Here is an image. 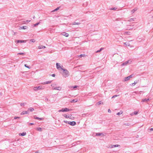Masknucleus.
Wrapping results in <instances>:
<instances>
[{
    "label": "nucleus",
    "mask_w": 153,
    "mask_h": 153,
    "mask_svg": "<svg viewBox=\"0 0 153 153\" xmlns=\"http://www.w3.org/2000/svg\"><path fill=\"white\" fill-rule=\"evenodd\" d=\"M63 73L62 74L63 76L65 78L68 77L70 75V73L69 71L66 69L62 68Z\"/></svg>",
    "instance_id": "obj_1"
},
{
    "label": "nucleus",
    "mask_w": 153,
    "mask_h": 153,
    "mask_svg": "<svg viewBox=\"0 0 153 153\" xmlns=\"http://www.w3.org/2000/svg\"><path fill=\"white\" fill-rule=\"evenodd\" d=\"M56 84H51V86L52 87V89L53 90H58L60 91L62 89V88L61 87H55V86Z\"/></svg>",
    "instance_id": "obj_2"
},
{
    "label": "nucleus",
    "mask_w": 153,
    "mask_h": 153,
    "mask_svg": "<svg viewBox=\"0 0 153 153\" xmlns=\"http://www.w3.org/2000/svg\"><path fill=\"white\" fill-rule=\"evenodd\" d=\"M133 23L130 25H128L127 26V30H130L131 29H133L135 27H134V25L132 24Z\"/></svg>",
    "instance_id": "obj_3"
},
{
    "label": "nucleus",
    "mask_w": 153,
    "mask_h": 153,
    "mask_svg": "<svg viewBox=\"0 0 153 153\" xmlns=\"http://www.w3.org/2000/svg\"><path fill=\"white\" fill-rule=\"evenodd\" d=\"M71 110L67 108H62L61 110H59V112H66V111H69Z\"/></svg>",
    "instance_id": "obj_4"
},
{
    "label": "nucleus",
    "mask_w": 153,
    "mask_h": 153,
    "mask_svg": "<svg viewBox=\"0 0 153 153\" xmlns=\"http://www.w3.org/2000/svg\"><path fill=\"white\" fill-rule=\"evenodd\" d=\"M131 61L130 60H128L126 61L123 63L121 65L122 66H124V65H126L128 63H131Z\"/></svg>",
    "instance_id": "obj_5"
},
{
    "label": "nucleus",
    "mask_w": 153,
    "mask_h": 153,
    "mask_svg": "<svg viewBox=\"0 0 153 153\" xmlns=\"http://www.w3.org/2000/svg\"><path fill=\"white\" fill-rule=\"evenodd\" d=\"M43 89V88L41 86H39L38 87H35L33 88L34 90L35 91H37L38 90H40Z\"/></svg>",
    "instance_id": "obj_6"
},
{
    "label": "nucleus",
    "mask_w": 153,
    "mask_h": 153,
    "mask_svg": "<svg viewBox=\"0 0 153 153\" xmlns=\"http://www.w3.org/2000/svg\"><path fill=\"white\" fill-rule=\"evenodd\" d=\"M56 68L58 70H59L60 69H61L62 70V68H62V67H63V66L62 65V66H61L60 65V64L59 63H57L56 64Z\"/></svg>",
    "instance_id": "obj_7"
},
{
    "label": "nucleus",
    "mask_w": 153,
    "mask_h": 153,
    "mask_svg": "<svg viewBox=\"0 0 153 153\" xmlns=\"http://www.w3.org/2000/svg\"><path fill=\"white\" fill-rule=\"evenodd\" d=\"M132 75H131L130 76H129L127 77H126L125 78L124 80L125 81H126L129 80L132 77Z\"/></svg>",
    "instance_id": "obj_8"
},
{
    "label": "nucleus",
    "mask_w": 153,
    "mask_h": 153,
    "mask_svg": "<svg viewBox=\"0 0 153 153\" xmlns=\"http://www.w3.org/2000/svg\"><path fill=\"white\" fill-rule=\"evenodd\" d=\"M76 123L75 122L73 121L72 122H70L68 123V124L70 125L71 126H74L76 125Z\"/></svg>",
    "instance_id": "obj_9"
},
{
    "label": "nucleus",
    "mask_w": 153,
    "mask_h": 153,
    "mask_svg": "<svg viewBox=\"0 0 153 153\" xmlns=\"http://www.w3.org/2000/svg\"><path fill=\"white\" fill-rule=\"evenodd\" d=\"M80 143V142L79 141H78L75 143H73L72 144L73 145L71 147L73 146H76V145L79 144Z\"/></svg>",
    "instance_id": "obj_10"
},
{
    "label": "nucleus",
    "mask_w": 153,
    "mask_h": 153,
    "mask_svg": "<svg viewBox=\"0 0 153 153\" xmlns=\"http://www.w3.org/2000/svg\"><path fill=\"white\" fill-rule=\"evenodd\" d=\"M17 43H25L26 42V40H17L16 41Z\"/></svg>",
    "instance_id": "obj_11"
},
{
    "label": "nucleus",
    "mask_w": 153,
    "mask_h": 153,
    "mask_svg": "<svg viewBox=\"0 0 153 153\" xmlns=\"http://www.w3.org/2000/svg\"><path fill=\"white\" fill-rule=\"evenodd\" d=\"M34 118L35 119L39 120H42L44 119L43 118H40L38 117L36 115H35L34 116Z\"/></svg>",
    "instance_id": "obj_12"
},
{
    "label": "nucleus",
    "mask_w": 153,
    "mask_h": 153,
    "mask_svg": "<svg viewBox=\"0 0 153 153\" xmlns=\"http://www.w3.org/2000/svg\"><path fill=\"white\" fill-rule=\"evenodd\" d=\"M29 113V111H28V110L27 111H22L21 113V115H24V114H28Z\"/></svg>",
    "instance_id": "obj_13"
},
{
    "label": "nucleus",
    "mask_w": 153,
    "mask_h": 153,
    "mask_svg": "<svg viewBox=\"0 0 153 153\" xmlns=\"http://www.w3.org/2000/svg\"><path fill=\"white\" fill-rule=\"evenodd\" d=\"M62 34L65 37H68L69 36V34L68 33L65 32H63L62 33Z\"/></svg>",
    "instance_id": "obj_14"
},
{
    "label": "nucleus",
    "mask_w": 153,
    "mask_h": 153,
    "mask_svg": "<svg viewBox=\"0 0 153 153\" xmlns=\"http://www.w3.org/2000/svg\"><path fill=\"white\" fill-rule=\"evenodd\" d=\"M120 145H111V146H110V148H113L114 147H116L120 146Z\"/></svg>",
    "instance_id": "obj_15"
},
{
    "label": "nucleus",
    "mask_w": 153,
    "mask_h": 153,
    "mask_svg": "<svg viewBox=\"0 0 153 153\" xmlns=\"http://www.w3.org/2000/svg\"><path fill=\"white\" fill-rule=\"evenodd\" d=\"M52 81H46L42 83V84L43 85H45L48 84L50 83Z\"/></svg>",
    "instance_id": "obj_16"
},
{
    "label": "nucleus",
    "mask_w": 153,
    "mask_h": 153,
    "mask_svg": "<svg viewBox=\"0 0 153 153\" xmlns=\"http://www.w3.org/2000/svg\"><path fill=\"white\" fill-rule=\"evenodd\" d=\"M38 48L39 49H41L43 48H45L46 47L45 46L43 45H40L38 46Z\"/></svg>",
    "instance_id": "obj_17"
},
{
    "label": "nucleus",
    "mask_w": 153,
    "mask_h": 153,
    "mask_svg": "<svg viewBox=\"0 0 153 153\" xmlns=\"http://www.w3.org/2000/svg\"><path fill=\"white\" fill-rule=\"evenodd\" d=\"M149 99H142V101L143 102H147L149 101Z\"/></svg>",
    "instance_id": "obj_18"
},
{
    "label": "nucleus",
    "mask_w": 153,
    "mask_h": 153,
    "mask_svg": "<svg viewBox=\"0 0 153 153\" xmlns=\"http://www.w3.org/2000/svg\"><path fill=\"white\" fill-rule=\"evenodd\" d=\"M124 45H125L126 46H129L130 45L129 44V42H126L124 43Z\"/></svg>",
    "instance_id": "obj_19"
},
{
    "label": "nucleus",
    "mask_w": 153,
    "mask_h": 153,
    "mask_svg": "<svg viewBox=\"0 0 153 153\" xmlns=\"http://www.w3.org/2000/svg\"><path fill=\"white\" fill-rule=\"evenodd\" d=\"M77 101V99H74L71 100V102H76Z\"/></svg>",
    "instance_id": "obj_20"
},
{
    "label": "nucleus",
    "mask_w": 153,
    "mask_h": 153,
    "mask_svg": "<svg viewBox=\"0 0 153 153\" xmlns=\"http://www.w3.org/2000/svg\"><path fill=\"white\" fill-rule=\"evenodd\" d=\"M26 134V133L25 132H23L22 133H20L19 135L21 136H25Z\"/></svg>",
    "instance_id": "obj_21"
},
{
    "label": "nucleus",
    "mask_w": 153,
    "mask_h": 153,
    "mask_svg": "<svg viewBox=\"0 0 153 153\" xmlns=\"http://www.w3.org/2000/svg\"><path fill=\"white\" fill-rule=\"evenodd\" d=\"M135 19H136L135 18L130 19L128 20V21H129V22H132V21H134L135 20Z\"/></svg>",
    "instance_id": "obj_22"
},
{
    "label": "nucleus",
    "mask_w": 153,
    "mask_h": 153,
    "mask_svg": "<svg viewBox=\"0 0 153 153\" xmlns=\"http://www.w3.org/2000/svg\"><path fill=\"white\" fill-rule=\"evenodd\" d=\"M27 27V26H22L20 27V28H21L22 29H26Z\"/></svg>",
    "instance_id": "obj_23"
},
{
    "label": "nucleus",
    "mask_w": 153,
    "mask_h": 153,
    "mask_svg": "<svg viewBox=\"0 0 153 153\" xmlns=\"http://www.w3.org/2000/svg\"><path fill=\"white\" fill-rule=\"evenodd\" d=\"M104 49V48H100V49L99 50H98V51H97L96 52V53H99V52H101L102 50H103V49Z\"/></svg>",
    "instance_id": "obj_24"
},
{
    "label": "nucleus",
    "mask_w": 153,
    "mask_h": 153,
    "mask_svg": "<svg viewBox=\"0 0 153 153\" xmlns=\"http://www.w3.org/2000/svg\"><path fill=\"white\" fill-rule=\"evenodd\" d=\"M80 23L79 22H74L73 23V25H80Z\"/></svg>",
    "instance_id": "obj_25"
},
{
    "label": "nucleus",
    "mask_w": 153,
    "mask_h": 153,
    "mask_svg": "<svg viewBox=\"0 0 153 153\" xmlns=\"http://www.w3.org/2000/svg\"><path fill=\"white\" fill-rule=\"evenodd\" d=\"M137 10V8H135L133 9V10H132L131 11L132 13H134Z\"/></svg>",
    "instance_id": "obj_26"
},
{
    "label": "nucleus",
    "mask_w": 153,
    "mask_h": 153,
    "mask_svg": "<svg viewBox=\"0 0 153 153\" xmlns=\"http://www.w3.org/2000/svg\"><path fill=\"white\" fill-rule=\"evenodd\" d=\"M34 110V109L33 108H30L28 109V110H29L30 111H32Z\"/></svg>",
    "instance_id": "obj_27"
},
{
    "label": "nucleus",
    "mask_w": 153,
    "mask_h": 153,
    "mask_svg": "<svg viewBox=\"0 0 153 153\" xmlns=\"http://www.w3.org/2000/svg\"><path fill=\"white\" fill-rule=\"evenodd\" d=\"M64 117L65 118H70L71 117V116H67V115L66 114H65L64 115Z\"/></svg>",
    "instance_id": "obj_28"
},
{
    "label": "nucleus",
    "mask_w": 153,
    "mask_h": 153,
    "mask_svg": "<svg viewBox=\"0 0 153 153\" xmlns=\"http://www.w3.org/2000/svg\"><path fill=\"white\" fill-rule=\"evenodd\" d=\"M138 82L137 81H135L133 83H132L131 84V85L134 86L136 83H137Z\"/></svg>",
    "instance_id": "obj_29"
},
{
    "label": "nucleus",
    "mask_w": 153,
    "mask_h": 153,
    "mask_svg": "<svg viewBox=\"0 0 153 153\" xmlns=\"http://www.w3.org/2000/svg\"><path fill=\"white\" fill-rule=\"evenodd\" d=\"M40 23V22H39L35 24L34 25V27H36V26H37V25H39V24Z\"/></svg>",
    "instance_id": "obj_30"
},
{
    "label": "nucleus",
    "mask_w": 153,
    "mask_h": 153,
    "mask_svg": "<svg viewBox=\"0 0 153 153\" xmlns=\"http://www.w3.org/2000/svg\"><path fill=\"white\" fill-rule=\"evenodd\" d=\"M102 134V133H98L96 134V135L97 136H100Z\"/></svg>",
    "instance_id": "obj_31"
},
{
    "label": "nucleus",
    "mask_w": 153,
    "mask_h": 153,
    "mask_svg": "<svg viewBox=\"0 0 153 153\" xmlns=\"http://www.w3.org/2000/svg\"><path fill=\"white\" fill-rule=\"evenodd\" d=\"M122 113H123L122 111H120V112L117 113V115H120L121 114H122Z\"/></svg>",
    "instance_id": "obj_32"
},
{
    "label": "nucleus",
    "mask_w": 153,
    "mask_h": 153,
    "mask_svg": "<svg viewBox=\"0 0 153 153\" xmlns=\"http://www.w3.org/2000/svg\"><path fill=\"white\" fill-rule=\"evenodd\" d=\"M126 126H129L130 125V124L129 123H125L124 124Z\"/></svg>",
    "instance_id": "obj_33"
},
{
    "label": "nucleus",
    "mask_w": 153,
    "mask_h": 153,
    "mask_svg": "<svg viewBox=\"0 0 153 153\" xmlns=\"http://www.w3.org/2000/svg\"><path fill=\"white\" fill-rule=\"evenodd\" d=\"M37 130L39 131H42V128L40 127L38 128L37 129Z\"/></svg>",
    "instance_id": "obj_34"
},
{
    "label": "nucleus",
    "mask_w": 153,
    "mask_h": 153,
    "mask_svg": "<svg viewBox=\"0 0 153 153\" xmlns=\"http://www.w3.org/2000/svg\"><path fill=\"white\" fill-rule=\"evenodd\" d=\"M35 41V40L34 39H32L30 40V42H34Z\"/></svg>",
    "instance_id": "obj_35"
},
{
    "label": "nucleus",
    "mask_w": 153,
    "mask_h": 153,
    "mask_svg": "<svg viewBox=\"0 0 153 153\" xmlns=\"http://www.w3.org/2000/svg\"><path fill=\"white\" fill-rule=\"evenodd\" d=\"M77 87V86L76 85H75L74 86H70V87L69 86V88H76Z\"/></svg>",
    "instance_id": "obj_36"
},
{
    "label": "nucleus",
    "mask_w": 153,
    "mask_h": 153,
    "mask_svg": "<svg viewBox=\"0 0 153 153\" xmlns=\"http://www.w3.org/2000/svg\"><path fill=\"white\" fill-rule=\"evenodd\" d=\"M26 104V103L25 102L22 103L21 104V106H24Z\"/></svg>",
    "instance_id": "obj_37"
},
{
    "label": "nucleus",
    "mask_w": 153,
    "mask_h": 153,
    "mask_svg": "<svg viewBox=\"0 0 153 153\" xmlns=\"http://www.w3.org/2000/svg\"><path fill=\"white\" fill-rule=\"evenodd\" d=\"M25 67H26V68H30V67L29 66H28L27 65V64H25Z\"/></svg>",
    "instance_id": "obj_38"
},
{
    "label": "nucleus",
    "mask_w": 153,
    "mask_h": 153,
    "mask_svg": "<svg viewBox=\"0 0 153 153\" xmlns=\"http://www.w3.org/2000/svg\"><path fill=\"white\" fill-rule=\"evenodd\" d=\"M59 7H57V8H56V9H55L53 11H57V10H59Z\"/></svg>",
    "instance_id": "obj_39"
},
{
    "label": "nucleus",
    "mask_w": 153,
    "mask_h": 153,
    "mask_svg": "<svg viewBox=\"0 0 153 153\" xmlns=\"http://www.w3.org/2000/svg\"><path fill=\"white\" fill-rule=\"evenodd\" d=\"M18 54L19 55H24L25 54V53H19L17 54Z\"/></svg>",
    "instance_id": "obj_40"
},
{
    "label": "nucleus",
    "mask_w": 153,
    "mask_h": 153,
    "mask_svg": "<svg viewBox=\"0 0 153 153\" xmlns=\"http://www.w3.org/2000/svg\"><path fill=\"white\" fill-rule=\"evenodd\" d=\"M117 9V8L115 7H114L113 8H111L110 10H115Z\"/></svg>",
    "instance_id": "obj_41"
},
{
    "label": "nucleus",
    "mask_w": 153,
    "mask_h": 153,
    "mask_svg": "<svg viewBox=\"0 0 153 153\" xmlns=\"http://www.w3.org/2000/svg\"><path fill=\"white\" fill-rule=\"evenodd\" d=\"M137 114H138V112L137 111H134V114H135V115H136Z\"/></svg>",
    "instance_id": "obj_42"
},
{
    "label": "nucleus",
    "mask_w": 153,
    "mask_h": 153,
    "mask_svg": "<svg viewBox=\"0 0 153 153\" xmlns=\"http://www.w3.org/2000/svg\"><path fill=\"white\" fill-rule=\"evenodd\" d=\"M118 95H114L112 97V98H115V97H117V96H118Z\"/></svg>",
    "instance_id": "obj_43"
},
{
    "label": "nucleus",
    "mask_w": 153,
    "mask_h": 153,
    "mask_svg": "<svg viewBox=\"0 0 153 153\" xmlns=\"http://www.w3.org/2000/svg\"><path fill=\"white\" fill-rule=\"evenodd\" d=\"M63 122H64L65 123H68V122H69V121H65V120H64Z\"/></svg>",
    "instance_id": "obj_44"
},
{
    "label": "nucleus",
    "mask_w": 153,
    "mask_h": 153,
    "mask_svg": "<svg viewBox=\"0 0 153 153\" xmlns=\"http://www.w3.org/2000/svg\"><path fill=\"white\" fill-rule=\"evenodd\" d=\"M20 117H14V119H16L17 118H19Z\"/></svg>",
    "instance_id": "obj_45"
},
{
    "label": "nucleus",
    "mask_w": 153,
    "mask_h": 153,
    "mask_svg": "<svg viewBox=\"0 0 153 153\" xmlns=\"http://www.w3.org/2000/svg\"><path fill=\"white\" fill-rule=\"evenodd\" d=\"M101 101H99L97 103V105H100L101 104Z\"/></svg>",
    "instance_id": "obj_46"
},
{
    "label": "nucleus",
    "mask_w": 153,
    "mask_h": 153,
    "mask_svg": "<svg viewBox=\"0 0 153 153\" xmlns=\"http://www.w3.org/2000/svg\"><path fill=\"white\" fill-rule=\"evenodd\" d=\"M125 33L126 34H128V35H129L130 34V32H126Z\"/></svg>",
    "instance_id": "obj_47"
},
{
    "label": "nucleus",
    "mask_w": 153,
    "mask_h": 153,
    "mask_svg": "<svg viewBox=\"0 0 153 153\" xmlns=\"http://www.w3.org/2000/svg\"><path fill=\"white\" fill-rule=\"evenodd\" d=\"M48 100H48V98H46L45 99V101L46 102H48Z\"/></svg>",
    "instance_id": "obj_48"
},
{
    "label": "nucleus",
    "mask_w": 153,
    "mask_h": 153,
    "mask_svg": "<svg viewBox=\"0 0 153 153\" xmlns=\"http://www.w3.org/2000/svg\"><path fill=\"white\" fill-rule=\"evenodd\" d=\"M51 76L53 77H55V74H53L51 75Z\"/></svg>",
    "instance_id": "obj_49"
},
{
    "label": "nucleus",
    "mask_w": 153,
    "mask_h": 153,
    "mask_svg": "<svg viewBox=\"0 0 153 153\" xmlns=\"http://www.w3.org/2000/svg\"><path fill=\"white\" fill-rule=\"evenodd\" d=\"M108 112L109 113H111V110H110V109H109L108 110Z\"/></svg>",
    "instance_id": "obj_50"
},
{
    "label": "nucleus",
    "mask_w": 153,
    "mask_h": 153,
    "mask_svg": "<svg viewBox=\"0 0 153 153\" xmlns=\"http://www.w3.org/2000/svg\"><path fill=\"white\" fill-rule=\"evenodd\" d=\"M29 124L30 125H33L34 124L33 123H30Z\"/></svg>",
    "instance_id": "obj_51"
},
{
    "label": "nucleus",
    "mask_w": 153,
    "mask_h": 153,
    "mask_svg": "<svg viewBox=\"0 0 153 153\" xmlns=\"http://www.w3.org/2000/svg\"><path fill=\"white\" fill-rule=\"evenodd\" d=\"M150 131H152L153 130V128H151L150 129Z\"/></svg>",
    "instance_id": "obj_52"
},
{
    "label": "nucleus",
    "mask_w": 153,
    "mask_h": 153,
    "mask_svg": "<svg viewBox=\"0 0 153 153\" xmlns=\"http://www.w3.org/2000/svg\"><path fill=\"white\" fill-rule=\"evenodd\" d=\"M82 56H83V55L82 54H81L79 56L81 57H82Z\"/></svg>",
    "instance_id": "obj_53"
},
{
    "label": "nucleus",
    "mask_w": 153,
    "mask_h": 153,
    "mask_svg": "<svg viewBox=\"0 0 153 153\" xmlns=\"http://www.w3.org/2000/svg\"><path fill=\"white\" fill-rule=\"evenodd\" d=\"M85 114H82V116H85Z\"/></svg>",
    "instance_id": "obj_54"
},
{
    "label": "nucleus",
    "mask_w": 153,
    "mask_h": 153,
    "mask_svg": "<svg viewBox=\"0 0 153 153\" xmlns=\"http://www.w3.org/2000/svg\"><path fill=\"white\" fill-rule=\"evenodd\" d=\"M35 153H39L38 152H35Z\"/></svg>",
    "instance_id": "obj_55"
},
{
    "label": "nucleus",
    "mask_w": 153,
    "mask_h": 153,
    "mask_svg": "<svg viewBox=\"0 0 153 153\" xmlns=\"http://www.w3.org/2000/svg\"><path fill=\"white\" fill-rule=\"evenodd\" d=\"M130 27H132V26H130Z\"/></svg>",
    "instance_id": "obj_56"
},
{
    "label": "nucleus",
    "mask_w": 153,
    "mask_h": 153,
    "mask_svg": "<svg viewBox=\"0 0 153 153\" xmlns=\"http://www.w3.org/2000/svg\"><path fill=\"white\" fill-rule=\"evenodd\" d=\"M152 18H153V16H152Z\"/></svg>",
    "instance_id": "obj_57"
},
{
    "label": "nucleus",
    "mask_w": 153,
    "mask_h": 153,
    "mask_svg": "<svg viewBox=\"0 0 153 153\" xmlns=\"http://www.w3.org/2000/svg\"><path fill=\"white\" fill-rule=\"evenodd\" d=\"M34 17H35V16H34L33 18H34Z\"/></svg>",
    "instance_id": "obj_58"
}]
</instances>
